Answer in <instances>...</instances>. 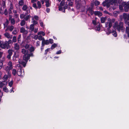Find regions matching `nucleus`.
<instances>
[{
  "label": "nucleus",
  "instance_id": "nucleus-1",
  "mask_svg": "<svg viewBox=\"0 0 129 129\" xmlns=\"http://www.w3.org/2000/svg\"><path fill=\"white\" fill-rule=\"evenodd\" d=\"M12 44V42L11 40H9L8 41H6L4 42L0 41V47L2 49H8L10 48L9 44Z\"/></svg>",
  "mask_w": 129,
  "mask_h": 129
},
{
  "label": "nucleus",
  "instance_id": "nucleus-2",
  "mask_svg": "<svg viewBox=\"0 0 129 129\" xmlns=\"http://www.w3.org/2000/svg\"><path fill=\"white\" fill-rule=\"evenodd\" d=\"M117 0H109L108 2L105 1L102 3V5L104 6H106L107 7H109L110 5H117Z\"/></svg>",
  "mask_w": 129,
  "mask_h": 129
},
{
  "label": "nucleus",
  "instance_id": "nucleus-3",
  "mask_svg": "<svg viewBox=\"0 0 129 129\" xmlns=\"http://www.w3.org/2000/svg\"><path fill=\"white\" fill-rule=\"evenodd\" d=\"M75 4L76 8L79 9L82 7V5H84L86 4L85 1L84 0H76Z\"/></svg>",
  "mask_w": 129,
  "mask_h": 129
},
{
  "label": "nucleus",
  "instance_id": "nucleus-4",
  "mask_svg": "<svg viewBox=\"0 0 129 129\" xmlns=\"http://www.w3.org/2000/svg\"><path fill=\"white\" fill-rule=\"evenodd\" d=\"M107 20L108 22L105 23V26L106 27H107L108 26V27L111 28L112 26V23L114 22L115 19L114 18L111 19L110 18H108V19Z\"/></svg>",
  "mask_w": 129,
  "mask_h": 129
},
{
  "label": "nucleus",
  "instance_id": "nucleus-5",
  "mask_svg": "<svg viewBox=\"0 0 129 129\" xmlns=\"http://www.w3.org/2000/svg\"><path fill=\"white\" fill-rule=\"evenodd\" d=\"M122 5L124 7L125 11L128 12L129 9V1L123 2Z\"/></svg>",
  "mask_w": 129,
  "mask_h": 129
},
{
  "label": "nucleus",
  "instance_id": "nucleus-6",
  "mask_svg": "<svg viewBox=\"0 0 129 129\" xmlns=\"http://www.w3.org/2000/svg\"><path fill=\"white\" fill-rule=\"evenodd\" d=\"M21 52L23 54H24L23 58V60H24L25 62H27V59L26 58L28 54V51H26L24 48H22L21 49Z\"/></svg>",
  "mask_w": 129,
  "mask_h": 129
},
{
  "label": "nucleus",
  "instance_id": "nucleus-7",
  "mask_svg": "<svg viewBox=\"0 0 129 129\" xmlns=\"http://www.w3.org/2000/svg\"><path fill=\"white\" fill-rule=\"evenodd\" d=\"M38 39L42 41H43L44 39V38L41 36V35L43 36H44L45 35V34L44 32L40 31L38 32Z\"/></svg>",
  "mask_w": 129,
  "mask_h": 129
},
{
  "label": "nucleus",
  "instance_id": "nucleus-8",
  "mask_svg": "<svg viewBox=\"0 0 129 129\" xmlns=\"http://www.w3.org/2000/svg\"><path fill=\"white\" fill-rule=\"evenodd\" d=\"M124 27L123 26V22H120L119 23V25L117 28L118 31H120V30L123 31L124 29Z\"/></svg>",
  "mask_w": 129,
  "mask_h": 129
},
{
  "label": "nucleus",
  "instance_id": "nucleus-9",
  "mask_svg": "<svg viewBox=\"0 0 129 129\" xmlns=\"http://www.w3.org/2000/svg\"><path fill=\"white\" fill-rule=\"evenodd\" d=\"M12 68V62L9 61L8 63V66L6 68V70L7 72H9L10 70Z\"/></svg>",
  "mask_w": 129,
  "mask_h": 129
},
{
  "label": "nucleus",
  "instance_id": "nucleus-10",
  "mask_svg": "<svg viewBox=\"0 0 129 129\" xmlns=\"http://www.w3.org/2000/svg\"><path fill=\"white\" fill-rule=\"evenodd\" d=\"M22 9L23 11H26L27 14H28L30 12V10L28 7L26 5H23Z\"/></svg>",
  "mask_w": 129,
  "mask_h": 129
},
{
  "label": "nucleus",
  "instance_id": "nucleus-11",
  "mask_svg": "<svg viewBox=\"0 0 129 129\" xmlns=\"http://www.w3.org/2000/svg\"><path fill=\"white\" fill-rule=\"evenodd\" d=\"M7 74L5 75L4 76L3 79L4 81H6L9 78H10L11 77V74L9 73V72H7Z\"/></svg>",
  "mask_w": 129,
  "mask_h": 129
},
{
  "label": "nucleus",
  "instance_id": "nucleus-12",
  "mask_svg": "<svg viewBox=\"0 0 129 129\" xmlns=\"http://www.w3.org/2000/svg\"><path fill=\"white\" fill-rule=\"evenodd\" d=\"M17 73L19 76H23L24 74L23 70H21V69L18 70Z\"/></svg>",
  "mask_w": 129,
  "mask_h": 129
},
{
  "label": "nucleus",
  "instance_id": "nucleus-13",
  "mask_svg": "<svg viewBox=\"0 0 129 129\" xmlns=\"http://www.w3.org/2000/svg\"><path fill=\"white\" fill-rule=\"evenodd\" d=\"M20 32L23 33V34L26 35L28 33V31L25 30L23 27L21 28L20 29Z\"/></svg>",
  "mask_w": 129,
  "mask_h": 129
},
{
  "label": "nucleus",
  "instance_id": "nucleus-14",
  "mask_svg": "<svg viewBox=\"0 0 129 129\" xmlns=\"http://www.w3.org/2000/svg\"><path fill=\"white\" fill-rule=\"evenodd\" d=\"M5 37L8 39H11L12 37V35H11L9 33L6 32L4 34Z\"/></svg>",
  "mask_w": 129,
  "mask_h": 129
},
{
  "label": "nucleus",
  "instance_id": "nucleus-15",
  "mask_svg": "<svg viewBox=\"0 0 129 129\" xmlns=\"http://www.w3.org/2000/svg\"><path fill=\"white\" fill-rule=\"evenodd\" d=\"M123 17V18L125 20H129V14H127L126 13H124Z\"/></svg>",
  "mask_w": 129,
  "mask_h": 129
},
{
  "label": "nucleus",
  "instance_id": "nucleus-16",
  "mask_svg": "<svg viewBox=\"0 0 129 129\" xmlns=\"http://www.w3.org/2000/svg\"><path fill=\"white\" fill-rule=\"evenodd\" d=\"M14 48L15 50H18L20 49L19 46L17 43H15L14 44Z\"/></svg>",
  "mask_w": 129,
  "mask_h": 129
},
{
  "label": "nucleus",
  "instance_id": "nucleus-17",
  "mask_svg": "<svg viewBox=\"0 0 129 129\" xmlns=\"http://www.w3.org/2000/svg\"><path fill=\"white\" fill-rule=\"evenodd\" d=\"M89 13L91 14H92L94 12L90 8H89L86 10V13Z\"/></svg>",
  "mask_w": 129,
  "mask_h": 129
},
{
  "label": "nucleus",
  "instance_id": "nucleus-18",
  "mask_svg": "<svg viewBox=\"0 0 129 129\" xmlns=\"http://www.w3.org/2000/svg\"><path fill=\"white\" fill-rule=\"evenodd\" d=\"M31 19V23H33L32 24L34 25L36 24H37L38 23V22L37 21V20H35L34 19L33 17H32Z\"/></svg>",
  "mask_w": 129,
  "mask_h": 129
},
{
  "label": "nucleus",
  "instance_id": "nucleus-19",
  "mask_svg": "<svg viewBox=\"0 0 129 129\" xmlns=\"http://www.w3.org/2000/svg\"><path fill=\"white\" fill-rule=\"evenodd\" d=\"M95 15H97L99 17L102 16V13L99 11H96L94 12Z\"/></svg>",
  "mask_w": 129,
  "mask_h": 129
},
{
  "label": "nucleus",
  "instance_id": "nucleus-20",
  "mask_svg": "<svg viewBox=\"0 0 129 129\" xmlns=\"http://www.w3.org/2000/svg\"><path fill=\"white\" fill-rule=\"evenodd\" d=\"M119 23L118 21H115L113 25V27L114 29H117L119 25Z\"/></svg>",
  "mask_w": 129,
  "mask_h": 129
},
{
  "label": "nucleus",
  "instance_id": "nucleus-21",
  "mask_svg": "<svg viewBox=\"0 0 129 129\" xmlns=\"http://www.w3.org/2000/svg\"><path fill=\"white\" fill-rule=\"evenodd\" d=\"M107 19V17H102L101 18V22L102 23H104L105 21H106Z\"/></svg>",
  "mask_w": 129,
  "mask_h": 129
},
{
  "label": "nucleus",
  "instance_id": "nucleus-22",
  "mask_svg": "<svg viewBox=\"0 0 129 129\" xmlns=\"http://www.w3.org/2000/svg\"><path fill=\"white\" fill-rule=\"evenodd\" d=\"M42 43H43L44 45L45 44L48 45L49 43V41L48 40H45L44 39L42 41Z\"/></svg>",
  "mask_w": 129,
  "mask_h": 129
},
{
  "label": "nucleus",
  "instance_id": "nucleus-23",
  "mask_svg": "<svg viewBox=\"0 0 129 129\" xmlns=\"http://www.w3.org/2000/svg\"><path fill=\"white\" fill-rule=\"evenodd\" d=\"M7 84V82H5V81L0 82V88H2L3 86H4Z\"/></svg>",
  "mask_w": 129,
  "mask_h": 129
},
{
  "label": "nucleus",
  "instance_id": "nucleus-24",
  "mask_svg": "<svg viewBox=\"0 0 129 129\" xmlns=\"http://www.w3.org/2000/svg\"><path fill=\"white\" fill-rule=\"evenodd\" d=\"M18 56L19 55L18 54H17L16 53H15L13 57V60L14 61L15 60L16 58L18 57Z\"/></svg>",
  "mask_w": 129,
  "mask_h": 129
},
{
  "label": "nucleus",
  "instance_id": "nucleus-25",
  "mask_svg": "<svg viewBox=\"0 0 129 129\" xmlns=\"http://www.w3.org/2000/svg\"><path fill=\"white\" fill-rule=\"evenodd\" d=\"M34 25H35L32 24H30L29 27V30L31 31H33L34 30Z\"/></svg>",
  "mask_w": 129,
  "mask_h": 129
},
{
  "label": "nucleus",
  "instance_id": "nucleus-26",
  "mask_svg": "<svg viewBox=\"0 0 129 129\" xmlns=\"http://www.w3.org/2000/svg\"><path fill=\"white\" fill-rule=\"evenodd\" d=\"M14 28V27L13 25H11L8 26V30L11 31H12Z\"/></svg>",
  "mask_w": 129,
  "mask_h": 129
},
{
  "label": "nucleus",
  "instance_id": "nucleus-27",
  "mask_svg": "<svg viewBox=\"0 0 129 129\" xmlns=\"http://www.w3.org/2000/svg\"><path fill=\"white\" fill-rule=\"evenodd\" d=\"M33 56V53H31L30 54H28L26 57V59H27V61L28 59L29 58L30 56Z\"/></svg>",
  "mask_w": 129,
  "mask_h": 129
},
{
  "label": "nucleus",
  "instance_id": "nucleus-28",
  "mask_svg": "<svg viewBox=\"0 0 129 129\" xmlns=\"http://www.w3.org/2000/svg\"><path fill=\"white\" fill-rule=\"evenodd\" d=\"M110 28H109V27H108L107 28V30H106V32L108 35H109L112 32L111 31L110 29Z\"/></svg>",
  "mask_w": 129,
  "mask_h": 129
},
{
  "label": "nucleus",
  "instance_id": "nucleus-29",
  "mask_svg": "<svg viewBox=\"0 0 129 129\" xmlns=\"http://www.w3.org/2000/svg\"><path fill=\"white\" fill-rule=\"evenodd\" d=\"M26 23V22L25 20H22L21 21L20 23V25L21 26H23L25 25Z\"/></svg>",
  "mask_w": 129,
  "mask_h": 129
},
{
  "label": "nucleus",
  "instance_id": "nucleus-30",
  "mask_svg": "<svg viewBox=\"0 0 129 129\" xmlns=\"http://www.w3.org/2000/svg\"><path fill=\"white\" fill-rule=\"evenodd\" d=\"M30 17L31 16L30 15H26V16L25 17L24 19H25V20L27 21L30 18Z\"/></svg>",
  "mask_w": 129,
  "mask_h": 129
},
{
  "label": "nucleus",
  "instance_id": "nucleus-31",
  "mask_svg": "<svg viewBox=\"0 0 129 129\" xmlns=\"http://www.w3.org/2000/svg\"><path fill=\"white\" fill-rule=\"evenodd\" d=\"M18 4L20 6H22L23 5L24 1L23 0H20Z\"/></svg>",
  "mask_w": 129,
  "mask_h": 129
},
{
  "label": "nucleus",
  "instance_id": "nucleus-32",
  "mask_svg": "<svg viewBox=\"0 0 129 129\" xmlns=\"http://www.w3.org/2000/svg\"><path fill=\"white\" fill-rule=\"evenodd\" d=\"M26 15H27L26 14V13L25 14H21L20 15V17L21 19H23V18H24L25 16H26Z\"/></svg>",
  "mask_w": 129,
  "mask_h": 129
},
{
  "label": "nucleus",
  "instance_id": "nucleus-33",
  "mask_svg": "<svg viewBox=\"0 0 129 129\" xmlns=\"http://www.w3.org/2000/svg\"><path fill=\"white\" fill-rule=\"evenodd\" d=\"M10 22L12 24L14 25L15 23V21L14 18L10 19Z\"/></svg>",
  "mask_w": 129,
  "mask_h": 129
},
{
  "label": "nucleus",
  "instance_id": "nucleus-34",
  "mask_svg": "<svg viewBox=\"0 0 129 129\" xmlns=\"http://www.w3.org/2000/svg\"><path fill=\"white\" fill-rule=\"evenodd\" d=\"M8 24V20H7L5 22L4 24V28H5V27H7V26Z\"/></svg>",
  "mask_w": 129,
  "mask_h": 129
},
{
  "label": "nucleus",
  "instance_id": "nucleus-35",
  "mask_svg": "<svg viewBox=\"0 0 129 129\" xmlns=\"http://www.w3.org/2000/svg\"><path fill=\"white\" fill-rule=\"evenodd\" d=\"M57 46V44H56L54 43L51 46V49H53L55 48Z\"/></svg>",
  "mask_w": 129,
  "mask_h": 129
},
{
  "label": "nucleus",
  "instance_id": "nucleus-36",
  "mask_svg": "<svg viewBox=\"0 0 129 129\" xmlns=\"http://www.w3.org/2000/svg\"><path fill=\"white\" fill-rule=\"evenodd\" d=\"M12 41V43L13 42L15 43L17 41V38L15 36H14L13 37V39Z\"/></svg>",
  "mask_w": 129,
  "mask_h": 129
},
{
  "label": "nucleus",
  "instance_id": "nucleus-37",
  "mask_svg": "<svg viewBox=\"0 0 129 129\" xmlns=\"http://www.w3.org/2000/svg\"><path fill=\"white\" fill-rule=\"evenodd\" d=\"M34 47L32 46H31L30 47H29V50L30 52H31L35 50Z\"/></svg>",
  "mask_w": 129,
  "mask_h": 129
},
{
  "label": "nucleus",
  "instance_id": "nucleus-38",
  "mask_svg": "<svg viewBox=\"0 0 129 129\" xmlns=\"http://www.w3.org/2000/svg\"><path fill=\"white\" fill-rule=\"evenodd\" d=\"M100 2L99 1L95 0L94 1V4L95 6H97L100 4Z\"/></svg>",
  "mask_w": 129,
  "mask_h": 129
},
{
  "label": "nucleus",
  "instance_id": "nucleus-39",
  "mask_svg": "<svg viewBox=\"0 0 129 129\" xmlns=\"http://www.w3.org/2000/svg\"><path fill=\"white\" fill-rule=\"evenodd\" d=\"M112 33V35L115 37H117V34H116V31H113Z\"/></svg>",
  "mask_w": 129,
  "mask_h": 129
},
{
  "label": "nucleus",
  "instance_id": "nucleus-40",
  "mask_svg": "<svg viewBox=\"0 0 129 129\" xmlns=\"http://www.w3.org/2000/svg\"><path fill=\"white\" fill-rule=\"evenodd\" d=\"M8 54L12 55V50L9 49L8 50Z\"/></svg>",
  "mask_w": 129,
  "mask_h": 129
},
{
  "label": "nucleus",
  "instance_id": "nucleus-41",
  "mask_svg": "<svg viewBox=\"0 0 129 129\" xmlns=\"http://www.w3.org/2000/svg\"><path fill=\"white\" fill-rule=\"evenodd\" d=\"M2 6L3 8H4L6 7V3L4 1H3L2 4Z\"/></svg>",
  "mask_w": 129,
  "mask_h": 129
},
{
  "label": "nucleus",
  "instance_id": "nucleus-42",
  "mask_svg": "<svg viewBox=\"0 0 129 129\" xmlns=\"http://www.w3.org/2000/svg\"><path fill=\"white\" fill-rule=\"evenodd\" d=\"M17 72H16V70L15 69H13V70L12 74L14 75H16Z\"/></svg>",
  "mask_w": 129,
  "mask_h": 129
},
{
  "label": "nucleus",
  "instance_id": "nucleus-43",
  "mask_svg": "<svg viewBox=\"0 0 129 129\" xmlns=\"http://www.w3.org/2000/svg\"><path fill=\"white\" fill-rule=\"evenodd\" d=\"M17 33V29L16 28H14V30L12 32V34L13 35H16Z\"/></svg>",
  "mask_w": 129,
  "mask_h": 129
},
{
  "label": "nucleus",
  "instance_id": "nucleus-44",
  "mask_svg": "<svg viewBox=\"0 0 129 129\" xmlns=\"http://www.w3.org/2000/svg\"><path fill=\"white\" fill-rule=\"evenodd\" d=\"M21 35L20 34L19 35L18 38H17V39H18V43H20V38H21Z\"/></svg>",
  "mask_w": 129,
  "mask_h": 129
},
{
  "label": "nucleus",
  "instance_id": "nucleus-45",
  "mask_svg": "<svg viewBox=\"0 0 129 129\" xmlns=\"http://www.w3.org/2000/svg\"><path fill=\"white\" fill-rule=\"evenodd\" d=\"M38 5V8H40L41 7V5L40 2L39 1H38L37 3Z\"/></svg>",
  "mask_w": 129,
  "mask_h": 129
},
{
  "label": "nucleus",
  "instance_id": "nucleus-46",
  "mask_svg": "<svg viewBox=\"0 0 129 129\" xmlns=\"http://www.w3.org/2000/svg\"><path fill=\"white\" fill-rule=\"evenodd\" d=\"M33 17L34 20H39V17L38 16L35 15Z\"/></svg>",
  "mask_w": 129,
  "mask_h": 129
},
{
  "label": "nucleus",
  "instance_id": "nucleus-47",
  "mask_svg": "<svg viewBox=\"0 0 129 129\" xmlns=\"http://www.w3.org/2000/svg\"><path fill=\"white\" fill-rule=\"evenodd\" d=\"M20 61H21L20 60H19V62L20 64H22L23 65V66L24 67H25V62H24V61L21 62H20Z\"/></svg>",
  "mask_w": 129,
  "mask_h": 129
},
{
  "label": "nucleus",
  "instance_id": "nucleus-48",
  "mask_svg": "<svg viewBox=\"0 0 129 129\" xmlns=\"http://www.w3.org/2000/svg\"><path fill=\"white\" fill-rule=\"evenodd\" d=\"M13 82L12 81L9 83V85L10 87H11L13 84Z\"/></svg>",
  "mask_w": 129,
  "mask_h": 129
},
{
  "label": "nucleus",
  "instance_id": "nucleus-49",
  "mask_svg": "<svg viewBox=\"0 0 129 129\" xmlns=\"http://www.w3.org/2000/svg\"><path fill=\"white\" fill-rule=\"evenodd\" d=\"M38 35H35L33 37V38L35 40H37L38 39Z\"/></svg>",
  "mask_w": 129,
  "mask_h": 129
},
{
  "label": "nucleus",
  "instance_id": "nucleus-50",
  "mask_svg": "<svg viewBox=\"0 0 129 129\" xmlns=\"http://www.w3.org/2000/svg\"><path fill=\"white\" fill-rule=\"evenodd\" d=\"M4 91L6 92H8V89L6 87H4L3 88Z\"/></svg>",
  "mask_w": 129,
  "mask_h": 129
},
{
  "label": "nucleus",
  "instance_id": "nucleus-51",
  "mask_svg": "<svg viewBox=\"0 0 129 129\" xmlns=\"http://www.w3.org/2000/svg\"><path fill=\"white\" fill-rule=\"evenodd\" d=\"M122 5H120L119 6V8L120 10L122 11H123V7L122 6Z\"/></svg>",
  "mask_w": 129,
  "mask_h": 129
},
{
  "label": "nucleus",
  "instance_id": "nucleus-52",
  "mask_svg": "<svg viewBox=\"0 0 129 129\" xmlns=\"http://www.w3.org/2000/svg\"><path fill=\"white\" fill-rule=\"evenodd\" d=\"M125 32L126 33L129 32V27H126Z\"/></svg>",
  "mask_w": 129,
  "mask_h": 129
},
{
  "label": "nucleus",
  "instance_id": "nucleus-53",
  "mask_svg": "<svg viewBox=\"0 0 129 129\" xmlns=\"http://www.w3.org/2000/svg\"><path fill=\"white\" fill-rule=\"evenodd\" d=\"M33 6L36 9H37L38 8V7L37 6L36 4L35 3H34L33 4Z\"/></svg>",
  "mask_w": 129,
  "mask_h": 129
},
{
  "label": "nucleus",
  "instance_id": "nucleus-54",
  "mask_svg": "<svg viewBox=\"0 0 129 129\" xmlns=\"http://www.w3.org/2000/svg\"><path fill=\"white\" fill-rule=\"evenodd\" d=\"M104 12L105 13L107 14H108L110 15L111 16L112 15V14L111 13H109L107 11H104Z\"/></svg>",
  "mask_w": 129,
  "mask_h": 129
},
{
  "label": "nucleus",
  "instance_id": "nucleus-55",
  "mask_svg": "<svg viewBox=\"0 0 129 129\" xmlns=\"http://www.w3.org/2000/svg\"><path fill=\"white\" fill-rule=\"evenodd\" d=\"M49 41V43H50L51 44H52L53 43V40L52 39H50Z\"/></svg>",
  "mask_w": 129,
  "mask_h": 129
},
{
  "label": "nucleus",
  "instance_id": "nucleus-56",
  "mask_svg": "<svg viewBox=\"0 0 129 129\" xmlns=\"http://www.w3.org/2000/svg\"><path fill=\"white\" fill-rule=\"evenodd\" d=\"M3 63L2 61L1 60L0 61V68H2L3 66Z\"/></svg>",
  "mask_w": 129,
  "mask_h": 129
},
{
  "label": "nucleus",
  "instance_id": "nucleus-57",
  "mask_svg": "<svg viewBox=\"0 0 129 129\" xmlns=\"http://www.w3.org/2000/svg\"><path fill=\"white\" fill-rule=\"evenodd\" d=\"M46 7H48L50 6V4L49 2H46Z\"/></svg>",
  "mask_w": 129,
  "mask_h": 129
},
{
  "label": "nucleus",
  "instance_id": "nucleus-58",
  "mask_svg": "<svg viewBox=\"0 0 129 129\" xmlns=\"http://www.w3.org/2000/svg\"><path fill=\"white\" fill-rule=\"evenodd\" d=\"M24 47L26 49H28L29 47V45L28 44H27Z\"/></svg>",
  "mask_w": 129,
  "mask_h": 129
},
{
  "label": "nucleus",
  "instance_id": "nucleus-59",
  "mask_svg": "<svg viewBox=\"0 0 129 129\" xmlns=\"http://www.w3.org/2000/svg\"><path fill=\"white\" fill-rule=\"evenodd\" d=\"M40 42L39 41H37V42L36 43V46H37L38 47V46H39L40 45Z\"/></svg>",
  "mask_w": 129,
  "mask_h": 129
},
{
  "label": "nucleus",
  "instance_id": "nucleus-60",
  "mask_svg": "<svg viewBox=\"0 0 129 129\" xmlns=\"http://www.w3.org/2000/svg\"><path fill=\"white\" fill-rule=\"evenodd\" d=\"M4 14L5 15H6L8 14L7 10V9H5L4 11Z\"/></svg>",
  "mask_w": 129,
  "mask_h": 129
},
{
  "label": "nucleus",
  "instance_id": "nucleus-61",
  "mask_svg": "<svg viewBox=\"0 0 129 129\" xmlns=\"http://www.w3.org/2000/svg\"><path fill=\"white\" fill-rule=\"evenodd\" d=\"M0 13L2 15H3L4 14L3 11L1 9H0Z\"/></svg>",
  "mask_w": 129,
  "mask_h": 129
},
{
  "label": "nucleus",
  "instance_id": "nucleus-62",
  "mask_svg": "<svg viewBox=\"0 0 129 129\" xmlns=\"http://www.w3.org/2000/svg\"><path fill=\"white\" fill-rule=\"evenodd\" d=\"M34 32L35 33H37L38 31V28H35V29H34Z\"/></svg>",
  "mask_w": 129,
  "mask_h": 129
},
{
  "label": "nucleus",
  "instance_id": "nucleus-63",
  "mask_svg": "<svg viewBox=\"0 0 129 129\" xmlns=\"http://www.w3.org/2000/svg\"><path fill=\"white\" fill-rule=\"evenodd\" d=\"M125 24H127L128 25V27H129V21H125Z\"/></svg>",
  "mask_w": 129,
  "mask_h": 129
},
{
  "label": "nucleus",
  "instance_id": "nucleus-64",
  "mask_svg": "<svg viewBox=\"0 0 129 129\" xmlns=\"http://www.w3.org/2000/svg\"><path fill=\"white\" fill-rule=\"evenodd\" d=\"M73 2H71V1L69 2V6H72V5H73Z\"/></svg>",
  "mask_w": 129,
  "mask_h": 129
}]
</instances>
